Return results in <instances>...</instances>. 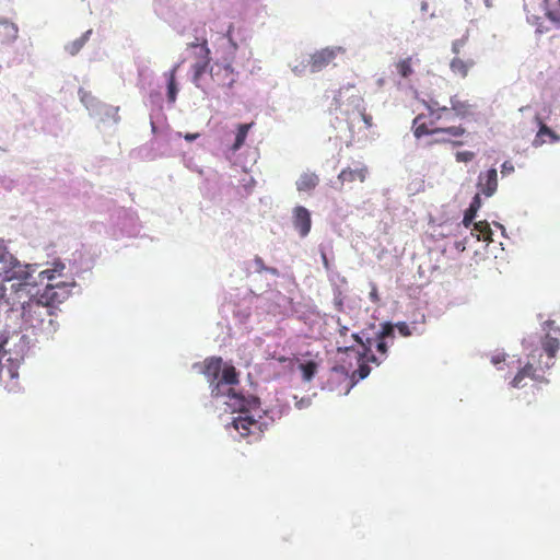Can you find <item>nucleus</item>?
<instances>
[{
    "mask_svg": "<svg viewBox=\"0 0 560 560\" xmlns=\"http://www.w3.org/2000/svg\"><path fill=\"white\" fill-rule=\"evenodd\" d=\"M199 366L200 372L206 376L211 388L212 397L226 396L225 404L230 406L233 411L240 412L234 418L232 425L240 433L241 438L247 439L248 443L257 442L261 439L267 423L264 418L259 416L255 419L249 415L252 408L258 407L259 401L255 397H245L241 393H236L230 388L226 393L223 389L224 385H236L240 383L238 373L232 364H224L221 357L207 358Z\"/></svg>",
    "mask_w": 560,
    "mask_h": 560,
    "instance_id": "1",
    "label": "nucleus"
},
{
    "mask_svg": "<svg viewBox=\"0 0 560 560\" xmlns=\"http://www.w3.org/2000/svg\"><path fill=\"white\" fill-rule=\"evenodd\" d=\"M421 104L425 112L419 113L412 120V131L417 139L425 136H440L434 143H453L462 145V141L454 139L460 138L466 133V128L462 125H450L451 109L446 105H441L435 97L429 96L422 100Z\"/></svg>",
    "mask_w": 560,
    "mask_h": 560,
    "instance_id": "2",
    "label": "nucleus"
},
{
    "mask_svg": "<svg viewBox=\"0 0 560 560\" xmlns=\"http://www.w3.org/2000/svg\"><path fill=\"white\" fill-rule=\"evenodd\" d=\"M361 349L358 351V369L353 372V377L364 380L371 372L369 363L380 365L386 358L388 352V340L393 342L395 338L394 325L390 323L382 324V329L376 334L375 348L378 355L374 354L372 348L374 341L371 338L363 339L359 334L352 335Z\"/></svg>",
    "mask_w": 560,
    "mask_h": 560,
    "instance_id": "3",
    "label": "nucleus"
},
{
    "mask_svg": "<svg viewBox=\"0 0 560 560\" xmlns=\"http://www.w3.org/2000/svg\"><path fill=\"white\" fill-rule=\"evenodd\" d=\"M555 320H547L546 326L549 330H552L555 336H552L550 332H547L541 341V346L546 354L548 355L549 361H547L544 365L539 364L538 366H534L532 362H527L514 376V378L511 382V385L515 388L523 387V381L526 377H529L536 382L539 383H546L548 382L545 377V373L547 370H549L551 366H553L555 362L553 359L556 357V353L558 352L560 348V327L555 325Z\"/></svg>",
    "mask_w": 560,
    "mask_h": 560,
    "instance_id": "4",
    "label": "nucleus"
},
{
    "mask_svg": "<svg viewBox=\"0 0 560 560\" xmlns=\"http://www.w3.org/2000/svg\"><path fill=\"white\" fill-rule=\"evenodd\" d=\"M22 319L25 325L34 329H43L45 325H52L51 316L55 312L40 299L31 296L21 300Z\"/></svg>",
    "mask_w": 560,
    "mask_h": 560,
    "instance_id": "5",
    "label": "nucleus"
},
{
    "mask_svg": "<svg viewBox=\"0 0 560 560\" xmlns=\"http://www.w3.org/2000/svg\"><path fill=\"white\" fill-rule=\"evenodd\" d=\"M233 57L217 60L209 69L213 83L219 88L232 89L237 81L238 73L232 67Z\"/></svg>",
    "mask_w": 560,
    "mask_h": 560,
    "instance_id": "6",
    "label": "nucleus"
},
{
    "mask_svg": "<svg viewBox=\"0 0 560 560\" xmlns=\"http://www.w3.org/2000/svg\"><path fill=\"white\" fill-rule=\"evenodd\" d=\"M12 281L4 279L2 272H0V302L10 306L11 310L20 304L21 300L28 296V283L26 280H18L19 282H13L8 287L7 282Z\"/></svg>",
    "mask_w": 560,
    "mask_h": 560,
    "instance_id": "7",
    "label": "nucleus"
},
{
    "mask_svg": "<svg viewBox=\"0 0 560 560\" xmlns=\"http://www.w3.org/2000/svg\"><path fill=\"white\" fill-rule=\"evenodd\" d=\"M0 264L3 265L2 276L7 280H27L30 273L19 259L12 255L3 241H0Z\"/></svg>",
    "mask_w": 560,
    "mask_h": 560,
    "instance_id": "8",
    "label": "nucleus"
},
{
    "mask_svg": "<svg viewBox=\"0 0 560 560\" xmlns=\"http://www.w3.org/2000/svg\"><path fill=\"white\" fill-rule=\"evenodd\" d=\"M466 38H459L452 43V52L455 55L450 62V69L454 75L465 79L469 71L476 66V59L471 56H460L466 45Z\"/></svg>",
    "mask_w": 560,
    "mask_h": 560,
    "instance_id": "9",
    "label": "nucleus"
},
{
    "mask_svg": "<svg viewBox=\"0 0 560 560\" xmlns=\"http://www.w3.org/2000/svg\"><path fill=\"white\" fill-rule=\"evenodd\" d=\"M71 294V285L66 282L48 283L39 294L40 299L54 311Z\"/></svg>",
    "mask_w": 560,
    "mask_h": 560,
    "instance_id": "10",
    "label": "nucleus"
},
{
    "mask_svg": "<svg viewBox=\"0 0 560 560\" xmlns=\"http://www.w3.org/2000/svg\"><path fill=\"white\" fill-rule=\"evenodd\" d=\"M211 51L208 46L207 39H202L200 45V55H197L198 60L191 66L192 82L197 88H200V81L203 74L210 69Z\"/></svg>",
    "mask_w": 560,
    "mask_h": 560,
    "instance_id": "11",
    "label": "nucleus"
},
{
    "mask_svg": "<svg viewBox=\"0 0 560 560\" xmlns=\"http://www.w3.org/2000/svg\"><path fill=\"white\" fill-rule=\"evenodd\" d=\"M339 52H343L341 47H326L315 51L310 57L311 72H319L330 65Z\"/></svg>",
    "mask_w": 560,
    "mask_h": 560,
    "instance_id": "12",
    "label": "nucleus"
},
{
    "mask_svg": "<svg viewBox=\"0 0 560 560\" xmlns=\"http://www.w3.org/2000/svg\"><path fill=\"white\" fill-rule=\"evenodd\" d=\"M293 225L301 237H305L310 233L312 220L311 213L305 207L296 206L293 209Z\"/></svg>",
    "mask_w": 560,
    "mask_h": 560,
    "instance_id": "13",
    "label": "nucleus"
},
{
    "mask_svg": "<svg viewBox=\"0 0 560 560\" xmlns=\"http://www.w3.org/2000/svg\"><path fill=\"white\" fill-rule=\"evenodd\" d=\"M478 188L487 197H491L498 188V172L490 168L478 176Z\"/></svg>",
    "mask_w": 560,
    "mask_h": 560,
    "instance_id": "14",
    "label": "nucleus"
},
{
    "mask_svg": "<svg viewBox=\"0 0 560 560\" xmlns=\"http://www.w3.org/2000/svg\"><path fill=\"white\" fill-rule=\"evenodd\" d=\"M368 175V167L362 166L359 168H343L339 175L338 180L340 182L341 186H343L346 183H352L355 180H359L361 183L365 182Z\"/></svg>",
    "mask_w": 560,
    "mask_h": 560,
    "instance_id": "15",
    "label": "nucleus"
},
{
    "mask_svg": "<svg viewBox=\"0 0 560 560\" xmlns=\"http://www.w3.org/2000/svg\"><path fill=\"white\" fill-rule=\"evenodd\" d=\"M451 106H447V109H451V119L453 116H457L459 118H466L472 113V105L469 104L468 101H462L456 95L450 98Z\"/></svg>",
    "mask_w": 560,
    "mask_h": 560,
    "instance_id": "16",
    "label": "nucleus"
},
{
    "mask_svg": "<svg viewBox=\"0 0 560 560\" xmlns=\"http://www.w3.org/2000/svg\"><path fill=\"white\" fill-rule=\"evenodd\" d=\"M319 184V177L317 174L313 172H305L301 174L299 179L296 180V189L299 191H311L316 188V186Z\"/></svg>",
    "mask_w": 560,
    "mask_h": 560,
    "instance_id": "17",
    "label": "nucleus"
},
{
    "mask_svg": "<svg viewBox=\"0 0 560 560\" xmlns=\"http://www.w3.org/2000/svg\"><path fill=\"white\" fill-rule=\"evenodd\" d=\"M255 126V122L240 124L236 128L235 140L231 145L233 152L238 151L245 143L249 130Z\"/></svg>",
    "mask_w": 560,
    "mask_h": 560,
    "instance_id": "18",
    "label": "nucleus"
},
{
    "mask_svg": "<svg viewBox=\"0 0 560 560\" xmlns=\"http://www.w3.org/2000/svg\"><path fill=\"white\" fill-rule=\"evenodd\" d=\"M480 207H481V198H480L479 194H477L472 198L470 206L466 210L464 219H463V223L466 228L470 226V224L472 223V220L475 219L476 213L480 209Z\"/></svg>",
    "mask_w": 560,
    "mask_h": 560,
    "instance_id": "19",
    "label": "nucleus"
},
{
    "mask_svg": "<svg viewBox=\"0 0 560 560\" xmlns=\"http://www.w3.org/2000/svg\"><path fill=\"white\" fill-rule=\"evenodd\" d=\"M412 66H413L412 57H407V58L400 59L399 61H397L395 63L397 73L404 79H408L413 74Z\"/></svg>",
    "mask_w": 560,
    "mask_h": 560,
    "instance_id": "20",
    "label": "nucleus"
},
{
    "mask_svg": "<svg viewBox=\"0 0 560 560\" xmlns=\"http://www.w3.org/2000/svg\"><path fill=\"white\" fill-rule=\"evenodd\" d=\"M178 65H176L170 72L167 78V100L170 103H174L176 101L177 95V86H176V71L178 69Z\"/></svg>",
    "mask_w": 560,
    "mask_h": 560,
    "instance_id": "21",
    "label": "nucleus"
},
{
    "mask_svg": "<svg viewBox=\"0 0 560 560\" xmlns=\"http://www.w3.org/2000/svg\"><path fill=\"white\" fill-rule=\"evenodd\" d=\"M92 34V30L86 31L84 34H82L81 37L78 39L71 42L66 46V50L71 55H77L81 48L85 45V43L89 40L90 35Z\"/></svg>",
    "mask_w": 560,
    "mask_h": 560,
    "instance_id": "22",
    "label": "nucleus"
},
{
    "mask_svg": "<svg viewBox=\"0 0 560 560\" xmlns=\"http://www.w3.org/2000/svg\"><path fill=\"white\" fill-rule=\"evenodd\" d=\"M300 370L302 371L303 380L310 382L317 372V363L314 361H307L300 365Z\"/></svg>",
    "mask_w": 560,
    "mask_h": 560,
    "instance_id": "23",
    "label": "nucleus"
},
{
    "mask_svg": "<svg viewBox=\"0 0 560 560\" xmlns=\"http://www.w3.org/2000/svg\"><path fill=\"white\" fill-rule=\"evenodd\" d=\"M3 28V37L5 40L11 42L18 37L19 28L14 23L4 21L1 22Z\"/></svg>",
    "mask_w": 560,
    "mask_h": 560,
    "instance_id": "24",
    "label": "nucleus"
},
{
    "mask_svg": "<svg viewBox=\"0 0 560 560\" xmlns=\"http://www.w3.org/2000/svg\"><path fill=\"white\" fill-rule=\"evenodd\" d=\"M538 120H539V130L536 135V139H535V143L536 144H541L544 143V140H541L540 138L542 136H549L552 140H558L559 138L556 136V133L549 128L547 127L538 117H536Z\"/></svg>",
    "mask_w": 560,
    "mask_h": 560,
    "instance_id": "25",
    "label": "nucleus"
},
{
    "mask_svg": "<svg viewBox=\"0 0 560 560\" xmlns=\"http://www.w3.org/2000/svg\"><path fill=\"white\" fill-rule=\"evenodd\" d=\"M63 269H65V266L62 264H56V267L54 269H46V270L40 271L39 278L42 280L47 279L50 281V280L55 279V273L57 271L60 275Z\"/></svg>",
    "mask_w": 560,
    "mask_h": 560,
    "instance_id": "26",
    "label": "nucleus"
},
{
    "mask_svg": "<svg viewBox=\"0 0 560 560\" xmlns=\"http://www.w3.org/2000/svg\"><path fill=\"white\" fill-rule=\"evenodd\" d=\"M397 328L399 334L402 336V337H410L415 331H417V328L416 326L413 327H410L407 323L405 322H399L397 323L394 328Z\"/></svg>",
    "mask_w": 560,
    "mask_h": 560,
    "instance_id": "27",
    "label": "nucleus"
},
{
    "mask_svg": "<svg viewBox=\"0 0 560 560\" xmlns=\"http://www.w3.org/2000/svg\"><path fill=\"white\" fill-rule=\"evenodd\" d=\"M475 230H477L483 235L485 241L490 238L491 231L489 224L486 221H479L475 223Z\"/></svg>",
    "mask_w": 560,
    "mask_h": 560,
    "instance_id": "28",
    "label": "nucleus"
},
{
    "mask_svg": "<svg viewBox=\"0 0 560 560\" xmlns=\"http://www.w3.org/2000/svg\"><path fill=\"white\" fill-rule=\"evenodd\" d=\"M455 158L457 162L467 163L474 160L475 153L471 151H459L455 154Z\"/></svg>",
    "mask_w": 560,
    "mask_h": 560,
    "instance_id": "29",
    "label": "nucleus"
},
{
    "mask_svg": "<svg viewBox=\"0 0 560 560\" xmlns=\"http://www.w3.org/2000/svg\"><path fill=\"white\" fill-rule=\"evenodd\" d=\"M255 265H256L257 271L266 270V271H269V272H271L273 275L277 273V270L275 268H267L265 266V264H264V260L260 257H258V256L255 257Z\"/></svg>",
    "mask_w": 560,
    "mask_h": 560,
    "instance_id": "30",
    "label": "nucleus"
},
{
    "mask_svg": "<svg viewBox=\"0 0 560 560\" xmlns=\"http://www.w3.org/2000/svg\"><path fill=\"white\" fill-rule=\"evenodd\" d=\"M232 31H233V26L230 25L226 33H225V37L228 38L229 43L231 44V47H232V54H234L236 50H237V44L236 42L233 39V36H232Z\"/></svg>",
    "mask_w": 560,
    "mask_h": 560,
    "instance_id": "31",
    "label": "nucleus"
},
{
    "mask_svg": "<svg viewBox=\"0 0 560 560\" xmlns=\"http://www.w3.org/2000/svg\"><path fill=\"white\" fill-rule=\"evenodd\" d=\"M514 172V165L512 164V162L510 161H505L502 165H501V173L503 176L505 175H510Z\"/></svg>",
    "mask_w": 560,
    "mask_h": 560,
    "instance_id": "32",
    "label": "nucleus"
},
{
    "mask_svg": "<svg viewBox=\"0 0 560 560\" xmlns=\"http://www.w3.org/2000/svg\"><path fill=\"white\" fill-rule=\"evenodd\" d=\"M369 296L373 303H378L381 301L378 290H377V287L375 283L371 284V292H370Z\"/></svg>",
    "mask_w": 560,
    "mask_h": 560,
    "instance_id": "33",
    "label": "nucleus"
},
{
    "mask_svg": "<svg viewBox=\"0 0 560 560\" xmlns=\"http://www.w3.org/2000/svg\"><path fill=\"white\" fill-rule=\"evenodd\" d=\"M353 88H354L353 85H348V86L339 89L338 94L335 97V101H336V103H338L339 106L341 105L340 102H341L343 93L349 91V90H351V89H353Z\"/></svg>",
    "mask_w": 560,
    "mask_h": 560,
    "instance_id": "34",
    "label": "nucleus"
},
{
    "mask_svg": "<svg viewBox=\"0 0 560 560\" xmlns=\"http://www.w3.org/2000/svg\"><path fill=\"white\" fill-rule=\"evenodd\" d=\"M361 117H362V119H363V121H364V124H365V126H366L368 128L372 127V124H373V122H372V116H371V115H368V114H365V113H362V114H361Z\"/></svg>",
    "mask_w": 560,
    "mask_h": 560,
    "instance_id": "35",
    "label": "nucleus"
},
{
    "mask_svg": "<svg viewBox=\"0 0 560 560\" xmlns=\"http://www.w3.org/2000/svg\"><path fill=\"white\" fill-rule=\"evenodd\" d=\"M504 360H505L504 354H498V355L492 357L491 362H492L494 365H497V364H499V363L503 362Z\"/></svg>",
    "mask_w": 560,
    "mask_h": 560,
    "instance_id": "36",
    "label": "nucleus"
},
{
    "mask_svg": "<svg viewBox=\"0 0 560 560\" xmlns=\"http://www.w3.org/2000/svg\"><path fill=\"white\" fill-rule=\"evenodd\" d=\"M199 136H200L199 133H186V135L184 136V138H185V140H187V141L191 142V141H194V140L198 139V138H199Z\"/></svg>",
    "mask_w": 560,
    "mask_h": 560,
    "instance_id": "37",
    "label": "nucleus"
},
{
    "mask_svg": "<svg viewBox=\"0 0 560 560\" xmlns=\"http://www.w3.org/2000/svg\"><path fill=\"white\" fill-rule=\"evenodd\" d=\"M348 330H349V329H348V327H347V326L341 325V324L339 323L338 332H339V335H340V336H347Z\"/></svg>",
    "mask_w": 560,
    "mask_h": 560,
    "instance_id": "38",
    "label": "nucleus"
},
{
    "mask_svg": "<svg viewBox=\"0 0 560 560\" xmlns=\"http://www.w3.org/2000/svg\"><path fill=\"white\" fill-rule=\"evenodd\" d=\"M200 45L201 43L198 42L189 43L188 48H198L200 50ZM198 55H200V51L198 52Z\"/></svg>",
    "mask_w": 560,
    "mask_h": 560,
    "instance_id": "39",
    "label": "nucleus"
},
{
    "mask_svg": "<svg viewBox=\"0 0 560 560\" xmlns=\"http://www.w3.org/2000/svg\"><path fill=\"white\" fill-rule=\"evenodd\" d=\"M292 70L295 72V73H301L302 70L300 69V67L295 66L292 68Z\"/></svg>",
    "mask_w": 560,
    "mask_h": 560,
    "instance_id": "40",
    "label": "nucleus"
},
{
    "mask_svg": "<svg viewBox=\"0 0 560 560\" xmlns=\"http://www.w3.org/2000/svg\"><path fill=\"white\" fill-rule=\"evenodd\" d=\"M287 359L284 357L279 358V362H285Z\"/></svg>",
    "mask_w": 560,
    "mask_h": 560,
    "instance_id": "41",
    "label": "nucleus"
}]
</instances>
